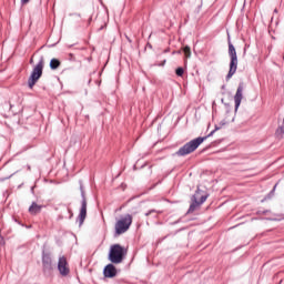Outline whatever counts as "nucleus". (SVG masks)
I'll return each instance as SVG.
<instances>
[{
    "mask_svg": "<svg viewBox=\"0 0 284 284\" xmlns=\"http://www.w3.org/2000/svg\"><path fill=\"white\" fill-rule=\"evenodd\" d=\"M49 65L52 70H59V68H61V61H59V59H57V58H53V59H51Z\"/></svg>",
    "mask_w": 284,
    "mask_h": 284,
    "instance_id": "4468645a",
    "label": "nucleus"
},
{
    "mask_svg": "<svg viewBox=\"0 0 284 284\" xmlns=\"http://www.w3.org/2000/svg\"><path fill=\"white\" fill-rule=\"evenodd\" d=\"M58 272H60L61 276H68V274H70V266L68 265V258H65V256L59 257Z\"/></svg>",
    "mask_w": 284,
    "mask_h": 284,
    "instance_id": "0eeeda50",
    "label": "nucleus"
},
{
    "mask_svg": "<svg viewBox=\"0 0 284 284\" xmlns=\"http://www.w3.org/2000/svg\"><path fill=\"white\" fill-rule=\"evenodd\" d=\"M229 57L231 59L230 61V70L226 75V81H230L234 74H236V70L239 68V57L236 55V48H234V44H232V41H230L229 38Z\"/></svg>",
    "mask_w": 284,
    "mask_h": 284,
    "instance_id": "7ed1b4c3",
    "label": "nucleus"
},
{
    "mask_svg": "<svg viewBox=\"0 0 284 284\" xmlns=\"http://www.w3.org/2000/svg\"><path fill=\"white\" fill-rule=\"evenodd\" d=\"M163 65H165V60L163 61Z\"/></svg>",
    "mask_w": 284,
    "mask_h": 284,
    "instance_id": "393cba45",
    "label": "nucleus"
},
{
    "mask_svg": "<svg viewBox=\"0 0 284 284\" xmlns=\"http://www.w3.org/2000/svg\"><path fill=\"white\" fill-rule=\"evenodd\" d=\"M203 199L207 201V194H203V191L201 189H197L195 191V194L192 195L191 201H203Z\"/></svg>",
    "mask_w": 284,
    "mask_h": 284,
    "instance_id": "f8f14e48",
    "label": "nucleus"
},
{
    "mask_svg": "<svg viewBox=\"0 0 284 284\" xmlns=\"http://www.w3.org/2000/svg\"><path fill=\"white\" fill-rule=\"evenodd\" d=\"M22 6H26V3H30V0H21Z\"/></svg>",
    "mask_w": 284,
    "mask_h": 284,
    "instance_id": "412c9836",
    "label": "nucleus"
},
{
    "mask_svg": "<svg viewBox=\"0 0 284 284\" xmlns=\"http://www.w3.org/2000/svg\"><path fill=\"white\" fill-rule=\"evenodd\" d=\"M131 225H132V215L131 214L121 215L114 225L116 236H121V234H125V232L130 230Z\"/></svg>",
    "mask_w": 284,
    "mask_h": 284,
    "instance_id": "20e7f679",
    "label": "nucleus"
},
{
    "mask_svg": "<svg viewBox=\"0 0 284 284\" xmlns=\"http://www.w3.org/2000/svg\"><path fill=\"white\" fill-rule=\"evenodd\" d=\"M203 203H205V197H202V201L191 200V204L187 210V214H192V213L196 212V210H199V207H201V205H203Z\"/></svg>",
    "mask_w": 284,
    "mask_h": 284,
    "instance_id": "9b49d317",
    "label": "nucleus"
},
{
    "mask_svg": "<svg viewBox=\"0 0 284 284\" xmlns=\"http://www.w3.org/2000/svg\"><path fill=\"white\" fill-rule=\"evenodd\" d=\"M30 63H34V60L32 58L30 59Z\"/></svg>",
    "mask_w": 284,
    "mask_h": 284,
    "instance_id": "5701e85b",
    "label": "nucleus"
},
{
    "mask_svg": "<svg viewBox=\"0 0 284 284\" xmlns=\"http://www.w3.org/2000/svg\"><path fill=\"white\" fill-rule=\"evenodd\" d=\"M29 212H30V214H39V212H41V205L33 202L31 204V206L29 207Z\"/></svg>",
    "mask_w": 284,
    "mask_h": 284,
    "instance_id": "ddd939ff",
    "label": "nucleus"
},
{
    "mask_svg": "<svg viewBox=\"0 0 284 284\" xmlns=\"http://www.w3.org/2000/svg\"><path fill=\"white\" fill-rule=\"evenodd\" d=\"M276 136H278V139H283V134H284V126H280L277 130H276Z\"/></svg>",
    "mask_w": 284,
    "mask_h": 284,
    "instance_id": "dca6fc26",
    "label": "nucleus"
},
{
    "mask_svg": "<svg viewBox=\"0 0 284 284\" xmlns=\"http://www.w3.org/2000/svg\"><path fill=\"white\" fill-rule=\"evenodd\" d=\"M42 267L44 274H50L52 272V257L50 253H42Z\"/></svg>",
    "mask_w": 284,
    "mask_h": 284,
    "instance_id": "6e6552de",
    "label": "nucleus"
},
{
    "mask_svg": "<svg viewBox=\"0 0 284 284\" xmlns=\"http://www.w3.org/2000/svg\"><path fill=\"white\" fill-rule=\"evenodd\" d=\"M150 214H161V211H156V210L152 209L145 213V216H150Z\"/></svg>",
    "mask_w": 284,
    "mask_h": 284,
    "instance_id": "a211bd4d",
    "label": "nucleus"
},
{
    "mask_svg": "<svg viewBox=\"0 0 284 284\" xmlns=\"http://www.w3.org/2000/svg\"><path fill=\"white\" fill-rule=\"evenodd\" d=\"M217 130H221V126H215V129L211 131L206 136H199L185 143L175 152L176 156H187V154L196 152V150H199V146L203 143V141H206L207 139H210V136H214V132H216Z\"/></svg>",
    "mask_w": 284,
    "mask_h": 284,
    "instance_id": "f257e3e1",
    "label": "nucleus"
},
{
    "mask_svg": "<svg viewBox=\"0 0 284 284\" xmlns=\"http://www.w3.org/2000/svg\"><path fill=\"white\" fill-rule=\"evenodd\" d=\"M226 124H227V122L225 120L220 122L221 128H223V125H226Z\"/></svg>",
    "mask_w": 284,
    "mask_h": 284,
    "instance_id": "aec40b11",
    "label": "nucleus"
},
{
    "mask_svg": "<svg viewBox=\"0 0 284 284\" xmlns=\"http://www.w3.org/2000/svg\"><path fill=\"white\" fill-rule=\"evenodd\" d=\"M184 73H185V70L181 67L175 70V74L178 77H183Z\"/></svg>",
    "mask_w": 284,
    "mask_h": 284,
    "instance_id": "f3484780",
    "label": "nucleus"
},
{
    "mask_svg": "<svg viewBox=\"0 0 284 284\" xmlns=\"http://www.w3.org/2000/svg\"><path fill=\"white\" fill-rule=\"evenodd\" d=\"M70 57H71V59H72V57H74L72 53H70Z\"/></svg>",
    "mask_w": 284,
    "mask_h": 284,
    "instance_id": "b1692460",
    "label": "nucleus"
},
{
    "mask_svg": "<svg viewBox=\"0 0 284 284\" xmlns=\"http://www.w3.org/2000/svg\"><path fill=\"white\" fill-rule=\"evenodd\" d=\"M183 52H184V55L186 57V59H190V57H192V51L190 49V47H184L183 48Z\"/></svg>",
    "mask_w": 284,
    "mask_h": 284,
    "instance_id": "2eb2a0df",
    "label": "nucleus"
},
{
    "mask_svg": "<svg viewBox=\"0 0 284 284\" xmlns=\"http://www.w3.org/2000/svg\"><path fill=\"white\" fill-rule=\"evenodd\" d=\"M126 251L123 246L120 244H113L110 247L109 252V261L111 263H114L115 265H119V263H123V257L125 256Z\"/></svg>",
    "mask_w": 284,
    "mask_h": 284,
    "instance_id": "39448f33",
    "label": "nucleus"
},
{
    "mask_svg": "<svg viewBox=\"0 0 284 284\" xmlns=\"http://www.w3.org/2000/svg\"><path fill=\"white\" fill-rule=\"evenodd\" d=\"M243 90H244V85H243V82H241L234 95L235 110H239V108H241V101H243Z\"/></svg>",
    "mask_w": 284,
    "mask_h": 284,
    "instance_id": "1a4fd4ad",
    "label": "nucleus"
},
{
    "mask_svg": "<svg viewBox=\"0 0 284 284\" xmlns=\"http://www.w3.org/2000/svg\"><path fill=\"white\" fill-rule=\"evenodd\" d=\"M80 192H81V207L80 213L78 215L79 225H83L85 223V219L88 216V200L85 199V190L83 189V182L80 181Z\"/></svg>",
    "mask_w": 284,
    "mask_h": 284,
    "instance_id": "423d86ee",
    "label": "nucleus"
},
{
    "mask_svg": "<svg viewBox=\"0 0 284 284\" xmlns=\"http://www.w3.org/2000/svg\"><path fill=\"white\" fill-rule=\"evenodd\" d=\"M276 185H277V184L274 185L273 190H272L271 193L267 195V199H272V194H274V190H276Z\"/></svg>",
    "mask_w": 284,
    "mask_h": 284,
    "instance_id": "6ab92c4d",
    "label": "nucleus"
},
{
    "mask_svg": "<svg viewBox=\"0 0 284 284\" xmlns=\"http://www.w3.org/2000/svg\"><path fill=\"white\" fill-rule=\"evenodd\" d=\"M103 274L105 278H114L116 276V266L114 264H108L103 270Z\"/></svg>",
    "mask_w": 284,
    "mask_h": 284,
    "instance_id": "9d476101",
    "label": "nucleus"
},
{
    "mask_svg": "<svg viewBox=\"0 0 284 284\" xmlns=\"http://www.w3.org/2000/svg\"><path fill=\"white\" fill-rule=\"evenodd\" d=\"M283 123H284V118H283Z\"/></svg>",
    "mask_w": 284,
    "mask_h": 284,
    "instance_id": "a878e982",
    "label": "nucleus"
},
{
    "mask_svg": "<svg viewBox=\"0 0 284 284\" xmlns=\"http://www.w3.org/2000/svg\"><path fill=\"white\" fill-rule=\"evenodd\" d=\"M45 65V59L43 55L40 57L39 62L37 65L33 68L31 75L28 79V87L30 90L37 85V82L43 77V68Z\"/></svg>",
    "mask_w": 284,
    "mask_h": 284,
    "instance_id": "f03ea898",
    "label": "nucleus"
},
{
    "mask_svg": "<svg viewBox=\"0 0 284 284\" xmlns=\"http://www.w3.org/2000/svg\"><path fill=\"white\" fill-rule=\"evenodd\" d=\"M8 179H12V174L10 176H8V178L1 179V181H8Z\"/></svg>",
    "mask_w": 284,
    "mask_h": 284,
    "instance_id": "4be33fe9",
    "label": "nucleus"
}]
</instances>
